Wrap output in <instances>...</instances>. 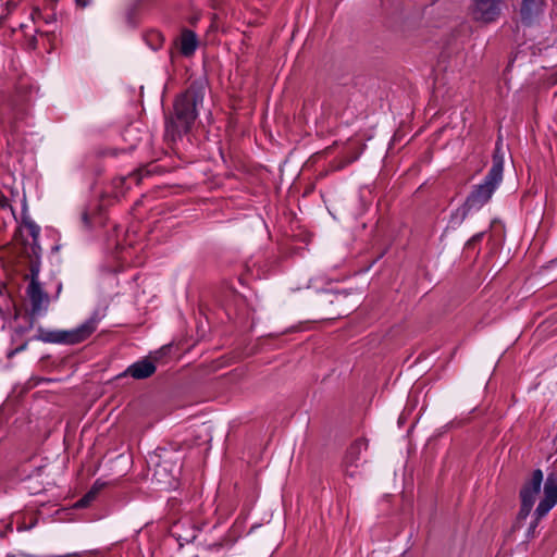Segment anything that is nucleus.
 Segmentation results:
<instances>
[{"mask_svg":"<svg viewBox=\"0 0 557 557\" xmlns=\"http://www.w3.org/2000/svg\"><path fill=\"white\" fill-rule=\"evenodd\" d=\"M196 117V95L189 90L180 97L174 104V114L166 122L165 137L175 141L186 133Z\"/></svg>","mask_w":557,"mask_h":557,"instance_id":"1","label":"nucleus"},{"mask_svg":"<svg viewBox=\"0 0 557 557\" xmlns=\"http://www.w3.org/2000/svg\"><path fill=\"white\" fill-rule=\"evenodd\" d=\"M543 482V473L541 470H535L532 474L531 480L522 487L521 496V509L519 512L520 518L524 519L531 512L537 495L541 491Z\"/></svg>","mask_w":557,"mask_h":557,"instance_id":"2","label":"nucleus"},{"mask_svg":"<svg viewBox=\"0 0 557 557\" xmlns=\"http://www.w3.org/2000/svg\"><path fill=\"white\" fill-rule=\"evenodd\" d=\"M96 327L97 321L92 318L75 330L58 331L50 333L49 336L52 342L73 345L88 338L96 331Z\"/></svg>","mask_w":557,"mask_h":557,"instance_id":"3","label":"nucleus"},{"mask_svg":"<svg viewBox=\"0 0 557 557\" xmlns=\"http://www.w3.org/2000/svg\"><path fill=\"white\" fill-rule=\"evenodd\" d=\"M502 180H492L487 174L484 178V182L472 190V193L468 196L466 200V206L468 209L478 210L483 207L492 197L495 189L500 184Z\"/></svg>","mask_w":557,"mask_h":557,"instance_id":"4","label":"nucleus"},{"mask_svg":"<svg viewBox=\"0 0 557 557\" xmlns=\"http://www.w3.org/2000/svg\"><path fill=\"white\" fill-rule=\"evenodd\" d=\"M557 504V481L548 476L544 484V497L535 509L536 520L545 517L548 511Z\"/></svg>","mask_w":557,"mask_h":557,"instance_id":"5","label":"nucleus"},{"mask_svg":"<svg viewBox=\"0 0 557 557\" xmlns=\"http://www.w3.org/2000/svg\"><path fill=\"white\" fill-rule=\"evenodd\" d=\"M473 14L476 20L493 22L500 13L503 0H473Z\"/></svg>","mask_w":557,"mask_h":557,"instance_id":"6","label":"nucleus"},{"mask_svg":"<svg viewBox=\"0 0 557 557\" xmlns=\"http://www.w3.org/2000/svg\"><path fill=\"white\" fill-rule=\"evenodd\" d=\"M368 444L366 440H358L348 448L344 460V467L347 475L354 476L356 470L359 467V462L362 461L363 454L367 451Z\"/></svg>","mask_w":557,"mask_h":557,"instance_id":"7","label":"nucleus"},{"mask_svg":"<svg viewBox=\"0 0 557 557\" xmlns=\"http://www.w3.org/2000/svg\"><path fill=\"white\" fill-rule=\"evenodd\" d=\"M174 45L184 57H190L198 46V39L193 30L184 28Z\"/></svg>","mask_w":557,"mask_h":557,"instance_id":"8","label":"nucleus"},{"mask_svg":"<svg viewBox=\"0 0 557 557\" xmlns=\"http://www.w3.org/2000/svg\"><path fill=\"white\" fill-rule=\"evenodd\" d=\"M156 372V366L148 359H144L131 366L127 373L134 379L143 380L151 376Z\"/></svg>","mask_w":557,"mask_h":557,"instance_id":"9","label":"nucleus"},{"mask_svg":"<svg viewBox=\"0 0 557 557\" xmlns=\"http://www.w3.org/2000/svg\"><path fill=\"white\" fill-rule=\"evenodd\" d=\"M544 0H522L521 16L525 22H531L533 17L543 12Z\"/></svg>","mask_w":557,"mask_h":557,"instance_id":"10","label":"nucleus"},{"mask_svg":"<svg viewBox=\"0 0 557 557\" xmlns=\"http://www.w3.org/2000/svg\"><path fill=\"white\" fill-rule=\"evenodd\" d=\"M28 295L32 302L33 313H37L41 310L42 304L47 301L46 295L40 288V284L36 280H32L28 286Z\"/></svg>","mask_w":557,"mask_h":557,"instance_id":"11","label":"nucleus"},{"mask_svg":"<svg viewBox=\"0 0 557 557\" xmlns=\"http://www.w3.org/2000/svg\"><path fill=\"white\" fill-rule=\"evenodd\" d=\"M503 171H504V152L502 151V147L499 143L496 145V149L493 156V164L488 171L490 178L496 181H503Z\"/></svg>","mask_w":557,"mask_h":557,"instance_id":"12","label":"nucleus"},{"mask_svg":"<svg viewBox=\"0 0 557 557\" xmlns=\"http://www.w3.org/2000/svg\"><path fill=\"white\" fill-rule=\"evenodd\" d=\"M471 209H468L466 203L459 208H457L451 214H450V219H449V222H448V225L453 228L459 226L462 221L465 220V218L467 216L468 212L470 211Z\"/></svg>","mask_w":557,"mask_h":557,"instance_id":"13","label":"nucleus"},{"mask_svg":"<svg viewBox=\"0 0 557 557\" xmlns=\"http://www.w3.org/2000/svg\"><path fill=\"white\" fill-rule=\"evenodd\" d=\"M102 485L98 486V485H95L83 498H81L77 503H76V507L78 508H84V507H87L90 502H92L99 490L101 488Z\"/></svg>","mask_w":557,"mask_h":557,"instance_id":"14","label":"nucleus"},{"mask_svg":"<svg viewBox=\"0 0 557 557\" xmlns=\"http://www.w3.org/2000/svg\"><path fill=\"white\" fill-rule=\"evenodd\" d=\"M149 174V171L148 170H145V169H139L135 172H133L128 178H132L136 182V184H139L141 178L144 177V175H148Z\"/></svg>","mask_w":557,"mask_h":557,"instance_id":"15","label":"nucleus"},{"mask_svg":"<svg viewBox=\"0 0 557 557\" xmlns=\"http://www.w3.org/2000/svg\"><path fill=\"white\" fill-rule=\"evenodd\" d=\"M32 18L34 21L41 18V12L38 9H35L32 13Z\"/></svg>","mask_w":557,"mask_h":557,"instance_id":"16","label":"nucleus"},{"mask_svg":"<svg viewBox=\"0 0 557 557\" xmlns=\"http://www.w3.org/2000/svg\"><path fill=\"white\" fill-rule=\"evenodd\" d=\"M5 205H7L5 199L0 197V207H4Z\"/></svg>","mask_w":557,"mask_h":557,"instance_id":"17","label":"nucleus"},{"mask_svg":"<svg viewBox=\"0 0 557 557\" xmlns=\"http://www.w3.org/2000/svg\"><path fill=\"white\" fill-rule=\"evenodd\" d=\"M51 21H54V15L49 16L48 18H45L46 23H49Z\"/></svg>","mask_w":557,"mask_h":557,"instance_id":"18","label":"nucleus"},{"mask_svg":"<svg viewBox=\"0 0 557 557\" xmlns=\"http://www.w3.org/2000/svg\"><path fill=\"white\" fill-rule=\"evenodd\" d=\"M125 180H126V177H121V178H119V180H117V182H119L120 184H123V183L125 182Z\"/></svg>","mask_w":557,"mask_h":557,"instance_id":"19","label":"nucleus"},{"mask_svg":"<svg viewBox=\"0 0 557 557\" xmlns=\"http://www.w3.org/2000/svg\"><path fill=\"white\" fill-rule=\"evenodd\" d=\"M77 554H72V555H65V556H60V557H76Z\"/></svg>","mask_w":557,"mask_h":557,"instance_id":"20","label":"nucleus"},{"mask_svg":"<svg viewBox=\"0 0 557 557\" xmlns=\"http://www.w3.org/2000/svg\"><path fill=\"white\" fill-rule=\"evenodd\" d=\"M8 557H15V556H8Z\"/></svg>","mask_w":557,"mask_h":557,"instance_id":"21","label":"nucleus"}]
</instances>
